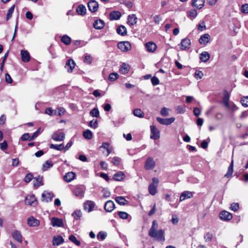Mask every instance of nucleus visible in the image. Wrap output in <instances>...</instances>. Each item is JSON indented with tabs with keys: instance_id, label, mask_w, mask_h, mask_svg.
<instances>
[{
	"instance_id": "obj_22",
	"label": "nucleus",
	"mask_w": 248,
	"mask_h": 248,
	"mask_svg": "<svg viewBox=\"0 0 248 248\" xmlns=\"http://www.w3.org/2000/svg\"><path fill=\"white\" fill-rule=\"evenodd\" d=\"M204 0H192V5L198 9H201L204 6Z\"/></svg>"
},
{
	"instance_id": "obj_32",
	"label": "nucleus",
	"mask_w": 248,
	"mask_h": 248,
	"mask_svg": "<svg viewBox=\"0 0 248 248\" xmlns=\"http://www.w3.org/2000/svg\"><path fill=\"white\" fill-rule=\"evenodd\" d=\"M125 177V175L122 171H119L114 174L113 178L114 180L117 181H121L124 179Z\"/></svg>"
},
{
	"instance_id": "obj_49",
	"label": "nucleus",
	"mask_w": 248,
	"mask_h": 248,
	"mask_svg": "<svg viewBox=\"0 0 248 248\" xmlns=\"http://www.w3.org/2000/svg\"><path fill=\"white\" fill-rule=\"evenodd\" d=\"M69 239L74 243L75 244H76L77 246H79L80 245V242L78 241L76 236H75L74 235H71L69 237Z\"/></svg>"
},
{
	"instance_id": "obj_31",
	"label": "nucleus",
	"mask_w": 248,
	"mask_h": 248,
	"mask_svg": "<svg viewBox=\"0 0 248 248\" xmlns=\"http://www.w3.org/2000/svg\"><path fill=\"white\" fill-rule=\"evenodd\" d=\"M75 177V173L73 172L66 173L64 176V180L67 182L72 181Z\"/></svg>"
},
{
	"instance_id": "obj_48",
	"label": "nucleus",
	"mask_w": 248,
	"mask_h": 248,
	"mask_svg": "<svg viewBox=\"0 0 248 248\" xmlns=\"http://www.w3.org/2000/svg\"><path fill=\"white\" fill-rule=\"evenodd\" d=\"M170 109L166 107H163L160 110V114L163 117H166L169 115Z\"/></svg>"
},
{
	"instance_id": "obj_50",
	"label": "nucleus",
	"mask_w": 248,
	"mask_h": 248,
	"mask_svg": "<svg viewBox=\"0 0 248 248\" xmlns=\"http://www.w3.org/2000/svg\"><path fill=\"white\" fill-rule=\"evenodd\" d=\"M119 78V75L116 73H112L108 76V80L110 81H114Z\"/></svg>"
},
{
	"instance_id": "obj_15",
	"label": "nucleus",
	"mask_w": 248,
	"mask_h": 248,
	"mask_svg": "<svg viewBox=\"0 0 248 248\" xmlns=\"http://www.w3.org/2000/svg\"><path fill=\"white\" fill-rule=\"evenodd\" d=\"M75 62L72 59L67 60L65 63V68L68 73H71L75 66Z\"/></svg>"
},
{
	"instance_id": "obj_14",
	"label": "nucleus",
	"mask_w": 248,
	"mask_h": 248,
	"mask_svg": "<svg viewBox=\"0 0 248 248\" xmlns=\"http://www.w3.org/2000/svg\"><path fill=\"white\" fill-rule=\"evenodd\" d=\"M115 208V204L111 200L108 201L104 205V209L108 212H112Z\"/></svg>"
},
{
	"instance_id": "obj_13",
	"label": "nucleus",
	"mask_w": 248,
	"mask_h": 248,
	"mask_svg": "<svg viewBox=\"0 0 248 248\" xmlns=\"http://www.w3.org/2000/svg\"><path fill=\"white\" fill-rule=\"evenodd\" d=\"M64 242V239L61 235H58L53 237L52 245L53 246H59Z\"/></svg>"
},
{
	"instance_id": "obj_44",
	"label": "nucleus",
	"mask_w": 248,
	"mask_h": 248,
	"mask_svg": "<svg viewBox=\"0 0 248 248\" xmlns=\"http://www.w3.org/2000/svg\"><path fill=\"white\" fill-rule=\"evenodd\" d=\"M83 61L86 64H90L92 63L93 61V58L91 55L88 53H86L84 55Z\"/></svg>"
},
{
	"instance_id": "obj_25",
	"label": "nucleus",
	"mask_w": 248,
	"mask_h": 248,
	"mask_svg": "<svg viewBox=\"0 0 248 248\" xmlns=\"http://www.w3.org/2000/svg\"><path fill=\"white\" fill-rule=\"evenodd\" d=\"M210 39V36L209 34L206 33L202 35L199 39V43L201 44L206 45Z\"/></svg>"
},
{
	"instance_id": "obj_17",
	"label": "nucleus",
	"mask_w": 248,
	"mask_h": 248,
	"mask_svg": "<svg viewBox=\"0 0 248 248\" xmlns=\"http://www.w3.org/2000/svg\"><path fill=\"white\" fill-rule=\"evenodd\" d=\"M51 225L53 227H63V220L61 218L57 217H52V218L51 219Z\"/></svg>"
},
{
	"instance_id": "obj_60",
	"label": "nucleus",
	"mask_w": 248,
	"mask_h": 248,
	"mask_svg": "<svg viewBox=\"0 0 248 248\" xmlns=\"http://www.w3.org/2000/svg\"><path fill=\"white\" fill-rule=\"evenodd\" d=\"M239 206L238 203H232L231 205L230 208L233 211H236L239 209Z\"/></svg>"
},
{
	"instance_id": "obj_55",
	"label": "nucleus",
	"mask_w": 248,
	"mask_h": 248,
	"mask_svg": "<svg viewBox=\"0 0 248 248\" xmlns=\"http://www.w3.org/2000/svg\"><path fill=\"white\" fill-rule=\"evenodd\" d=\"M33 179V175L31 173H28L25 177L24 181L26 183H29Z\"/></svg>"
},
{
	"instance_id": "obj_34",
	"label": "nucleus",
	"mask_w": 248,
	"mask_h": 248,
	"mask_svg": "<svg viewBox=\"0 0 248 248\" xmlns=\"http://www.w3.org/2000/svg\"><path fill=\"white\" fill-rule=\"evenodd\" d=\"M116 202L121 205H125L128 203V202L122 196H118L115 198Z\"/></svg>"
},
{
	"instance_id": "obj_45",
	"label": "nucleus",
	"mask_w": 248,
	"mask_h": 248,
	"mask_svg": "<svg viewBox=\"0 0 248 248\" xmlns=\"http://www.w3.org/2000/svg\"><path fill=\"white\" fill-rule=\"evenodd\" d=\"M50 148L51 149H56L58 151H62L64 149V145L62 143L60 144H53L50 145Z\"/></svg>"
},
{
	"instance_id": "obj_36",
	"label": "nucleus",
	"mask_w": 248,
	"mask_h": 248,
	"mask_svg": "<svg viewBox=\"0 0 248 248\" xmlns=\"http://www.w3.org/2000/svg\"><path fill=\"white\" fill-rule=\"evenodd\" d=\"M76 11L78 15L83 16L86 13V9L84 5L80 4L78 6Z\"/></svg>"
},
{
	"instance_id": "obj_28",
	"label": "nucleus",
	"mask_w": 248,
	"mask_h": 248,
	"mask_svg": "<svg viewBox=\"0 0 248 248\" xmlns=\"http://www.w3.org/2000/svg\"><path fill=\"white\" fill-rule=\"evenodd\" d=\"M12 236L14 239L18 242L21 243L22 242V236L20 231H15L12 233Z\"/></svg>"
},
{
	"instance_id": "obj_51",
	"label": "nucleus",
	"mask_w": 248,
	"mask_h": 248,
	"mask_svg": "<svg viewBox=\"0 0 248 248\" xmlns=\"http://www.w3.org/2000/svg\"><path fill=\"white\" fill-rule=\"evenodd\" d=\"M118 215H119V217L123 219L127 218L129 216V215L126 212L123 211L118 212Z\"/></svg>"
},
{
	"instance_id": "obj_59",
	"label": "nucleus",
	"mask_w": 248,
	"mask_h": 248,
	"mask_svg": "<svg viewBox=\"0 0 248 248\" xmlns=\"http://www.w3.org/2000/svg\"><path fill=\"white\" fill-rule=\"evenodd\" d=\"M112 163L116 166H118L121 161V159L118 157H114L112 159Z\"/></svg>"
},
{
	"instance_id": "obj_63",
	"label": "nucleus",
	"mask_w": 248,
	"mask_h": 248,
	"mask_svg": "<svg viewBox=\"0 0 248 248\" xmlns=\"http://www.w3.org/2000/svg\"><path fill=\"white\" fill-rule=\"evenodd\" d=\"M162 20V17L160 15H156L154 17V21L156 24H159Z\"/></svg>"
},
{
	"instance_id": "obj_29",
	"label": "nucleus",
	"mask_w": 248,
	"mask_h": 248,
	"mask_svg": "<svg viewBox=\"0 0 248 248\" xmlns=\"http://www.w3.org/2000/svg\"><path fill=\"white\" fill-rule=\"evenodd\" d=\"M137 17L135 14L130 15L127 17V22L131 26L135 25L137 23Z\"/></svg>"
},
{
	"instance_id": "obj_54",
	"label": "nucleus",
	"mask_w": 248,
	"mask_h": 248,
	"mask_svg": "<svg viewBox=\"0 0 248 248\" xmlns=\"http://www.w3.org/2000/svg\"><path fill=\"white\" fill-rule=\"evenodd\" d=\"M97 237L98 239L103 240L107 237V233L103 232H100L97 234Z\"/></svg>"
},
{
	"instance_id": "obj_18",
	"label": "nucleus",
	"mask_w": 248,
	"mask_h": 248,
	"mask_svg": "<svg viewBox=\"0 0 248 248\" xmlns=\"http://www.w3.org/2000/svg\"><path fill=\"white\" fill-rule=\"evenodd\" d=\"M28 224L31 227H36L39 225L40 221L33 217H29L27 220Z\"/></svg>"
},
{
	"instance_id": "obj_9",
	"label": "nucleus",
	"mask_w": 248,
	"mask_h": 248,
	"mask_svg": "<svg viewBox=\"0 0 248 248\" xmlns=\"http://www.w3.org/2000/svg\"><path fill=\"white\" fill-rule=\"evenodd\" d=\"M26 204L34 206L37 203L36 198L34 195H28L25 199Z\"/></svg>"
},
{
	"instance_id": "obj_33",
	"label": "nucleus",
	"mask_w": 248,
	"mask_h": 248,
	"mask_svg": "<svg viewBox=\"0 0 248 248\" xmlns=\"http://www.w3.org/2000/svg\"><path fill=\"white\" fill-rule=\"evenodd\" d=\"M233 160L232 159L231 164H230L227 173L225 175V177L229 178L232 176L233 171Z\"/></svg>"
},
{
	"instance_id": "obj_40",
	"label": "nucleus",
	"mask_w": 248,
	"mask_h": 248,
	"mask_svg": "<svg viewBox=\"0 0 248 248\" xmlns=\"http://www.w3.org/2000/svg\"><path fill=\"white\" fill-rule=\"evenodd\" d=\"M133 114L139 118H143L144 113L140 108H136L133 110Z\"/></svg>"
},
{
	"instance_id": "obj_62",
	"label": "nucleus",
	"mask_w": 248,
	"mask_h": 248,
	"mask_svg": "<svg viewBox=\"0 0 248 248\" xmlns=\"http://www.w3.org/2000/svg\"><path fill=\"white\" fill-rule=\"evenodd\" d=\"M241 11L243 13H248V4H245L242 5L241 7Z\"/></svg>"
},
{
	"instance_id": "obj_26",
	"label": "nucleus",
	"mask_w": 248,
	"mask_h": 248,
	"mask_svg": "<svg viewBox=\"0 0 248 248\" xmlns=\"http://www.w3.org/2000/svg\"><path fill=\"white\" fill-rule=\"evenodd\" d=\"M121 13L117 11H113L109 14L110 20H118L121 17Z\"/></svg>"
},
{
	"instance_id": "obj_53",
	"label": "nucleus",
	"mask_w": 248,
	"mask_h": 248,
	"mask_svg": "<svg viewBox=\"0 0 248 248\" xmlns=\"http://www.w3.org/2000/svg\"><path fill=\"white\" fill-rule=\"evenodd\" d=\"M241 102L243 106L248 107V96L243 97L241 98Z\"/></svg>"
},
{
	"instance_id": "obj_57",
	"label": "nucleus",
	"mask_w": 248,
	"mask_h": 248,
	"mask_svg": "<svg viewBox=\"0 0 248 248\" xmlns=\"http://www.w3.org/2000/svg\"><path fill=\"white\" fill-rule=\"evenodd\" d=\"M89 125L91 128L95 129L97 127V125H98L97 120H93L92 121H91L89 123Z\"/></svg>"
},
{
	"instance_id": "obj_38",
	"label": "nucleus",
	"mask_w": 248,
	"mask_h": 248,
	"mask_svg": "<svg viewBox=\"0 0 248 248\" xmlns=\"http://www.w3.org/2000/svg\"><path fill=\"white\" fill-rule=\"evenodd\" d=\"M200 60L203 62H207L209 59H210V55L209 54L206 52V51H204V52H202L201 54H200Z\"/></svg>"
},
{
	"instance_id": "obj_43",
	"label": "nucleus",
	"mask_w": 248,
	"mask_h": 248,
	"mask_svg": "<svg viewBox=\"0 0 248 248\" xmlns=\"http://www.w3.org/2000/svg\"><path fill=\"white\" fill-rule=\"evenodd\" d=\"M83 136L85 139L91 140L93 137V133L91 130L87 129L83 132Z\"/></svg>"
},
{
	"instance_id": "obj_8",
	"label": "nucleus",
	"mask_w": 248,
	"mask_h": 248,
	"mask_svg": "<svg viewBox=\"0 0 248 248\" xmlns=\"http://www.w3.org/2000/svg\"><path fill=\"white\" fill-rule=\"evenodd\" d=\"M98 3L95 0H91L88 3L89 10L92 13H94L98 10Z\"/></svg>"
},
{
	"instance_id": "obj_12",
	"label": "nucleus",
	"mask_w": 248,
	"mask_h": 248,
	"mask_svg": "<svg viewBox=\"0 0 248 248\" xmlns=\"http://www.w3.org/2000/svg\"><path fill=\"white\" fill-rule=\"evenodd\" d=\"M181 46L182 50L189 49L191 46L190 40L187 38L182 39L181 42Z\"/></svg>"
},
{
	"instance_id": "obj_46",
	"label": "nucleus",
	"mask_w": 248,
	"mask_h": 248,
	"mask_svg": "<svg viewBox=\"0 0 248 248\" xmlns=\"http://www.w3.org/2000/svg\"><path fill=\"white\" fill-rule=\"evenodd\" d=\"M90 114L93 117H95L96 118L99 117V111L98 110V109L96 108H94L93 109H92L90 112Z\"/></svg>"
},
{
	"instance_id": "obj_61",
	"label": "nucleus",
	"mask_w": 248,
	"mask_h": 248,
	"mask_svg": "<svg viewBox=\"0 0 248 248\" xmlns=\"http://www.w3.org/2000/svg\"><path fill=\"white\" fill-rule=\"evenodd\" d=\"M31 137L30 136V134L29 133H25L21 136V139L23 141H26L28 140L31 141Z\"/></svg>"
},
{
	"instance_id": "obj_23",
	"label": "nucleus",
	"mask_w": 248,
	"mask_h": 248,
	"mask_svg": "<svg viewBox=\"0 0 248 248\" xmlns=\"http://www.w3.org/2000/svg\"><path fill=\"white\" fill-rule=\"evenodd\" d=\"M145 47L148 51L150 52H154L156 50L157 46L154 42H149L146 43Z\"/></svg>"
},
{
	"instance_id": "obj_42",
	"label": "nucleus",
	"mask_w": 248,
	"mask_h": 248,
	"mask_svg": "<svg viewBox=\"0 0 248 248\" xmlns=\"http://www.w3.org/2000/svg\"><path fill=\"white\" fill-rule=\"evenodd\" d=\"M82 212L80 210H77L72 214V216L75 219H79L82 217Z\"/></svg>"
},
{
	"instance_id": "obj_56",
	"label": "nucleus",
	"mask_w": 248,
	"mask_h": 248,
	"mask_svg": "<svg viewBox=\"0 0 248 248\" xmlns=\"http://www.w3.org/2000/svg\"><path fill=\"white\" fill-rule=\"evenodd\" d=\"M203 76V74L202 71L198 70L196 71L194 77L197 79H201Z\"/></svg>"
},
{
	"instance_id": "obj_7",
	"label": "nucleus",
	"mask_w": 248,
	"mask_h": 248,
	"mask_svg": "<svg viewBox=\"0 0 248 248\" xmlns=\"http://www.w3.org/2000/svg\"><path fill=\"white\" fill-rule=\"evenodd\" d=\"M95 203L92 201H87L84 202L83 204L84 209L87 211L88 213L91 212L93 211L94 208Z\"/></svg>"
},
{
	"instance_id": "obj_47",
	"label": "nucleus",
	"mask_w": 248,
	"mask_h": 248,
	"mask_svg": "<svg viewBox=\"0 0 248 248\" xmlns=\"http://www.w3.org/2000/svg\"><path fill=\"white\" fill-rule=\"evenodd\" d=\"M15 5H13L12 6L10 9L8 10L7 16H6V20H8L9 19H10L12 16V14L14 12V9H15Z\"/></svg>"
},
{
	"instance_id": "obj_4",
	"label": "nucleus",
	"mask_w": 248,
	"mask_h": 248,
	"mask_svg": "<svg viewBox=\"0 0 248 248\" xmlns=\"http://www.w3.org/2000/svg\"><path fill=\"white\" fill-rule=\"evenodd\" d=\"M151 135L150 138L151 139L156 140L160 138V132L158 129L155 125H151Z\"/></svg>"
},
{
	"instance_id": "obj_6",
	"label": "nucleus",
	"mask_w": 248,
	"mask_h": 248,
	"mask_svg": "<svg viewBox=\"0 0 248 248\" xmlns=\"http://www.w3.org/2000/svg\"><path fill=\"white\" fill-rule=\"evenodd\" d=\"M155 166V162L151 157H148L145 163L144 168L146 170L153 169Z\"/></svg>"
},
{
	"instance_id": "obj_58",
	"label": "nucleus",
	"mask_w": 248,
	"mask_h": 248,
	"mask_svg": "<svg viewBox=\"0 0 248 248\" xmlns=\"http://www.w3.org/2000/svg\"><path fill=\"white\" fill-rule=\"evenodd\" d=\"M45 113L50 116H51L55 114L56 112L53 110L51 108H48L46 109Z\"/></svg>"
},
{
	"instance_id": "obj_37",
	"label": "nucleus",
	"mask_w": 248,
	"mask_h": 248,
	"mask_svg": "<svg viewBox=\"0 0 248 248\" xmlns=\"http://www.w3.org/2000/svg\"><path fill=\"white\" fill-rule=\"evenodd\" d=\"M53 165V164L51 160H47L43 164L42 170L43 171H46L52 167Z\"/></svg>"
},
{
	"instance_id": "obj_30",
	"label": "nucleus",
	"mask_w": 248,
	"mask_h": 248,
	"mask_svg": "<svg viewBox=\"0 0 248 248\" xmlns=\"http://www.w3.org/2000/svg\"><path fill=\"white\" fill-rule=\"evenodd\" d=\"M43 181V177L42 176H38L34 178L33 183V186L37 188L40 186H42L43 183L42 182Z\"/></svg>"
},
{
	"instance_id": "obj_52",
	"label": "nucleus",
	"mask_w": 248,
	"mask_h": 248,
	"mask_svg": "<svg viewBox=\"0 0 248 248\" xmlns=\"http://www.w3.org/2000/svg\"><path fill=\"white\" fill-rule=\"evenodd\" d=\"M213 238V234L210 232L206 233L204 235V239L206 242H210Z\"/></svg>"
},
{
	"instance_id": "obj_2",
	"label": "nucleus",
	"mask_w": 248,
	"mask_h": 248,
	"mask_svg": "<svg viewBox=\"0 0 248 248\" xmlns=\"http://www.w3.org/2000/svg\"><path fill=\"white\" fill-rule=\"evenodd\" d=\"M159 180L157 178L154 177L152 178V183L149 186L148 190L149 193L152 195H155L157 193V187Z\"/></svg>"
},
{
	"instance_id": "obj_1",
	"label": "nucleus",
	"mask_w": 248,
	"mask_h": 248,
	"mask_svg": "<svg viewBox=\"0 0 248 248\" xmlns=\"http://www.w3.org/2000/svg\"><path fill=\"white\" fill-rule=\"evenodd\" d=\"M158 228V223L155 220L152 222V225L149 231V235L154 238H155L158 241L164 242L165 240L164 235V231L160 229L157 231Z\"/></svg>"
},
{
	"instance_id": "obj_10",
	"label": "nucleus",
	"mask_w": 248,
	"mask_h": 248,
	"mask_svg": "<svg viewBox=\"0 0 248 248\" xmlns=\"http://www.w3.org/2000/svg\"><path fill=\"white\" fill-rule=\"evenodd\" d=\"M51 138L55 141H62L65 138V134L63 132H56L52 135Z\"/></svg>"
},
{
	"instance_id": "obj_41",
	"label": "nucleus",
	"mask_w": 248,
	"mask_h": 248,
	"mask_svg": "<svg viewBox=\"0 0 248 248\" xmlns=\"http://www.w3.org/2000/svg\"><path fill=\"white\" fill-rule=\"evenodd\" d=\"M61 41L65 45H69L71 42V39L67 35H64L62 37Z\"/></svg>"
},
{
	"instance_id": "obj_20",
	"label": "nucleus",
	"mask_w": 248,
	"mask_h": 248,
	"mask_svg": "<svg viewBox=\"0 0 248 248\" xmlns=\"http://www.w3.org/2000/svg\"><path fill=\"white\" fill-rule=\"evenodd\" d=\"M21 57L22 61L24 62H29L31 59L30 53L27 50H21Z\"/></svg>"
},
{
	"instance_id": "obj_3",
	"label": "nucleus",
	"mask_w": 248,
	"mask_h": 248,
	"mask_svg": "<svg viewBox=\"0 0 248 248\" xmlns=\"http://www.w3.org/2000/svg\"><path fill=\"white\" fill-rule=\"evenodd\" d=\"M117 46L123 52H126L131 48V44L128 41L120 42L118 44Z\"/></svg>"
},
{
	"instance_id": "obj_21",
	"label": "nucleus",
	"mask_w": 248,
	"mask_h": 248,
	"mask_svg": "<svg viewBox=\"0 0 248 248\" xmlns=\"http://www.w3.org/2000/svg\"><path fill=\"white\" fill-rule=\"evenodd\" d=\"M193 197L192 193L188 191H185L182 192L180 196V201L182 202L187 199L191 198Z\"/></svg>"
},
{
	"instance_id": "obj_39",
	"label": "nucleus",
	"mask_w": 248,
	"mask_h": 248,
	"mask_svg": "<svg viewBox=\"0 0 248 248\" xmlns=\"http://www.w3.org/2000/svg\"><path fill=\"white\" fill-rule=\"evenodd\" d=\"M129 70V65L125 63H123L120 69V72L123 74H127Z\"/></svg>"
},
{
	"instance_id": "obj_24",
	"label": "nucleus",
	"mask_w": 248,
	"mask_h": 248,
	"mask_svg": "<svg viewBox=\"0 0 248 248\" xmlns=\"http://www.w3.org/2000/svg\"><path fill=\"white\" fill-rule=\"evenodd\" d=\"M230 95L229 93L226 91L223 93V103L224 106L227 108H230L229 104Z\"/></svg>"
},
{
	"instance_id": "obj_5",
	"label": "nucleus",
	"mask_w": 248,
	"mask_h": 248,
	"mask_svg": "<svg viewBox=\"0 0 248 248\" xmlns=\"http://www.w3.org/2000/svg\"><path fill=\"white\" fill-rule=\"evenodd\" d=\"M175 119L174 117H171L170 118H162L160 117H157V121L160 124L163 125H168L173 123Z\"/></svg>"
},
{
	"instance_id": "obj_27",
	"label": "nucleus",
	"mask_w": 248,
	"mask_h": 248,
	"mask_svg": "<svg viewBox=\"0 0 248 248\" xmlns=\"http://www.w3.org/2000/svg\"><path fill=\"white\" fill-rule=\"evenodd\" d=\"M105 26V23L103 20L101 19L96 20L93 23V27L96 30H101Z\"/></svg>"
},
{
	"instance_id": "obj_64",
	"label": "nucleus",
	"mask_w": 248,
	"mask_h": 248,
	"mask_svg": "<svg viewBox=\"0 0 248 248\" xmlns=\"http://www.w3.org/2000/svg\"><path fill=\"white\" fill-rule=\"evenodd\" d=\"M151 82H152V84L154 86H156V85L159 84V80L158 78H156V77H153L151 78Z\"/></svg>"
},
{
	"instance_id": "obj_19",
	"label": "nucleus",
	"mask_w": 248,
	"mask_h": 248,
	"mask_svg": "<svg viewBox=\"0 0 248 248\" xmlns=\"http://www.w3.org/2000/svg\"><path fill=\"white\" fill-rule=\"evenodd\" d=\"M74 194L77 197L81 198L84 196V190L81 187L77 186L73 190Z\"/></svg>"
},
{
	"instance_id": "obj_35",
	"label": "nucleus",
	"mask_w": 248,
	"mask_h": 248,
	"mask_svg": "<svg viewBox=\"0 0 248 248\" xmlns=\"http://www.w3.org/2000/svg\"><path fill=\"white\" fill-rule=\"evenodd\" d=\"M117 33L122 36H124L127 34L126 28L123 25L120 26L116 30Z\"/></svg>"
},
{
	"instance_id": "obj_11",
	"label": "nucleus",
	"mask_w": 248,
	"mask_h": 248,
	"mask_svg": "<svg viewBox=\"0 0 248 248\" xmlns=\"http://www.w3.org/2000/svg\"><path fill=\"white\" fill-rule=\"evenodd\" d=\"M54 196V194L51 192L44 191L42 194V200L46 202H50Z\"/></svg>"
},
{
	"instance_id": "obj_16",
	"label": "nucleus",
	"mask_w": 248,
	"mask_h": 248,
	"mask_svg": "<svg viewBox=\"0 0 248 248\" xmlns=\"http://www.w3.org/2000/svg\"><path fill=\"white\" fill-rule=\"evenodd\" d=\"M219 217L222 220L228 221L232 218V216L229 212L226 211H223L220 213Z\"/></svg>"
}]
</instances>
